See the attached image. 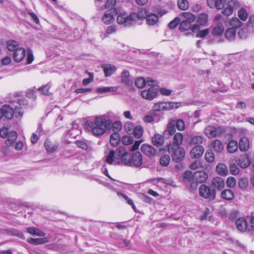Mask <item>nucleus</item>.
I'll return each instance as SVG.
<instances>
[{
	"label": "nucleus",
	"mask_w": 254,
	"mask_h": 254,
	"mask_svg": "<svg viewBox=\"0 0 254 254\" xmlns=\"http://www.w3.org/2000/svg\"><path fill=\"white\" fill-rule=\"evenodd\" d=\"M112 121L110 119L106 120L103 116H96L93 121L86 122V128L96 136L103 135L106 129H110Z\"/></svg>",
	"instance_id": "1"
},
{
	"label": "nucleus",
	"mask_w": 254,
	"mask_h": 254,
	"mask_svg": "<svg viewBox=\"0 0 254 254\" xmlns=\"http://www.w3.org/2000/svg\"><path fill=\"white\" fill-rule=\"evenodd\" d=\"M118 153L122 156L121 162L123 165L136 168L142 165V155L138 151L128 153L124 146H119Z\"/></svg>",
	"instance_id": "2"
},
{
	"label": "nucleus",
	"mask_w": 254,
	"mask_h": 254,
	"mask_svg": "<svg viewBox=\"0 0 254 254\" xmlns=\"http://www.w3.org/2000/svg\"><path fill=\"white\" fill-rule=\"evenodd\" d=\"M239 7V2L237 0H215V7L222 9V13L226 16L231 15L233 10Z\"/></svg>",
	"instance_id": "3"
},
{
	"label": "nucleus",
	"mask_w": 254,
	"mask_h": 254,
	"mask_svg": "<svg viewBox=\"0 0 254 254\" xmlns=\"http://www.w3.org/2000/svg\"><path fill=\"white\" fill-rule=\"evenodd\" d=\"M119 147H118L116 151L110 149L107 147L105 150L104 153L106 157V162L110 165H121L122 164L121 162L122 156L118 153Z\"/></svg>",
	"instance_id": "4"
},
{
	"label": "nucleus",
	"mask_w": 254,
	"mask_h": 254,
	"mask_svg": "<svg viewBox=\"0 0 254 254\" xmlns=\"http://www.w3.org/2000/svg\"><path fill=\"white\" fill-rule=\"evenodd\" d=\"M168 150L171 155L173 161L176 162H181L185 158V151L183 147L169 144Z\"/></svg>",
	"instance_id": "5"
},
{
	"label": "nucleus",
	"mask_w": 254,
	"mask_h": 254,
	"mask_svg": "<svg viewBox=\"0 0 254 254\" xmlns=\"http://www.w3.org/2000/svg\"><path fill=\"white\" fill-rule=\"evenodd\" d=\"M117 22L120 25H123L125 27H129L135 23V14L130 13L129 15L126 12H119L117 14Z\"/></svg>",
	"instance_id": "6"
},
{
	"label": "nucleus",
	"mask_w": 254,
	"mask_h": 254,
	"mask_svg": "<svg viewBox=\"0 0 254 254\" xmlns=\"http://www.w3.org/2000/svg\"><path fill=\"white\" fill-rule=\"evenodd\" d=\"M200 195L210 200H214L216 197V190L205 185H201L199 188Z\"/></svg>",
	"instance_id": "7"
},
{
	"label": "nucleus",
	"mask_w": 254,
	"mask_h": 254,
	"mask_svg": "<svg viewBox=\"0 0 254 254\" xmlns=\"http://www.w3.org/2000/svg\"><path fill=\"white\" fill-rule=\"evenodd\" d=\"M208 179V176H183V180L189 182L191 187L197 186L199 183L205 182Z\"/></svg>",
	"instance_id": "8"
},
{
	"label": "nucleus",
	"mask_w": 254,
	"mask_h": 254,
	"mask_svg": "<svg viewBox=\"0 0 254 254\" xmlns=\"http://www.w3.org/2000/svg\"><path fill=\"white\" fill-rule=\"evenodd\" d=\"M118 13V10L117 8H111L107 9L104 13L102 18V21L105 24L108 25L113 22L114 21V15Z\"/></svg>",
	"instance_id": "9"
},
{
	"label": "nucleus",
	"mask_w": 254,
	"mask_h": 254,
	"mask_svg": "<svg viewBox=\"0 0 254 254\" xmlns=\"http://www.w3.org/2000/svg\"><path fill=\"white\" fill-rule=\"evenodd\" d=\"M158 90L154 86H151L148 90H144L141 91V95L142 98L148 100H152L157 96Z\"/></svg>",
	"instance_id": "10"
},
{
	"label": "nucleus",
	"mask_w": 254,
	"mask_h": 254,
	"mask_svg": "<svg viewBox=\"0 0 254 254\" xmlns=\"http://www.w3.org/2000/svg\"><path fill=\"white\" fill-rule=\"evenodd\" d=\"M174 104L172 102H160L154 105L153 109L154 111L170 110L174 108Z\"/></svg>",
	"instance_id": "11"
},
{
	"label": "nucleus",
	"mask_w": 254,
	"mask_h": 254,
	"mask_svg": "<svg viewBox=\"0 0 254 254\" xmlns=\"http://www.w3.org/2000/svg\"><path fill=\"white\" fill-rule=\"evenodd\" d=\"M141 151L150 158L154 156L156 153V150L152 146L147 144L141 145Z\"/></svg>",
	"instance_id": "12"
},
{
	"label": "nucleus",
	"mask_w": 254,
	"mask_h": 254,
	"mask_svg": "<svg viewBox=\"0 0 254 254\" xmlns=\"http://www.w3.org/2000/svg\"><path fill=\"white\" fill-rule=\"evenodd\" d=\"M121 81L126 86H130L133 84V79L130 75L129 72L127 70H124L121 74Z\"/></svg>",
	"instance_id": "13"
},
{
	"label": "nucleus",
	"mask_w": 254,
	"mask_h": 254,
	"mask_svg": "<svg viewBox=\"0 0 254 254\" xmlns=\"http://www.w3.org/2000/svg\"><path fill=\"white\" fill-rule=\"evenodd\" d=\"M225 184L224 180L220 177H216L212 179V185L214 190H222L225 187Z\"/></svg>",
	"instance_id": "14"
},
{
	"label": "nucleus",
	"mask_w": 254,
	"mask_h": 254,
	"mask_svg": "<svg viewBox=\"0 0 254 254\" xmlns=\"http://www.w3.org/2000/svg\"><path fill=\"white\" fill-rule=\"evenodd\" d=\"M26 51L23 48L15 50L13 55V58L16 62H20L25 57Z\"/></svg>",
	"instance_id": "15"
},
{
	"label": "nucleus",
	"mask_w": 254,
	"mask_h": 254,
	"mask_svg": "<svg viewBox=\"0 0 254 254\" xmlns=\"http://www.w3.org/2000/svg\"><path fill=\"white\" fill-rule=\"evenodd\" d=\"M204 152V148L201 145H196L190 152L192 158H198L201 156Z\"/></svg>",
	"instance_id": "16"
},
{
	"label": "nucleus",
	"mask_w": 254,
	"mask_h": 254,
	"mask_svg": "<svg viewBox=\"0 0 254 254\" xmlns=\"http://www.w3.org/2000/svg\"><path fill=\"white\" fill-rule=\"evenodd\" d=\"M105 75L106 77H108L112 75L117 70L116 67L113 64H103L101 65Z\"/></svg>",
	"instance_id": "17"
},
{
	"label": "nucleus",
	"mask_w": 254,
	"mask_h": 254,
	"mask_svg": "<svg viewBox=\"0 0 254 254\" xmlns=\"http://www.w3.org/2000/svg\"><path fill=\"white\" fill-rule=\"evenodd\" d=\"M237 164L241 169L248 167L251 164V159L248 155H245L243 157L237 161Z\"/></svg>",
	"instance_id": "18"
},
{
	"label": "nucleus",
	"mask_w": 254,
	"mask_h": 254,
	"mask_svg": "<svg viewBox=\"0 0 254 254\" xmlns=\"http://www.w3.org/2000/svg\"><path fill=\"white\" fill-rule=\"evenodd\" d=\"M17 133L15 131H10L7 136V138L5 141L6 146L9 147L12 146L17 138Z\"/></svg>",
	"instance_id": "19"
},
{
	"label": "nucleus",
	"mask_w": 254,
	"mask_h": 254,
	"mask_svg": "<svg viewBox=\"0 0 254 254\" xmlns=\"http://www.w3.org/2000/svg\"><path fill=\"white\" fill-rule=\"evenodd\" d=\"M235 223L237 229L240 231L244 232L248 228L247 221L244 217H241L237 219Z\"/></svg>",
	"instance_id": "20"
},
{
	"label": "nucleus",
	"mask_w": 254,
	"mask_h": 254,
	"mask_svg": "<svg viewBox=\"0 0 254 254\" xmlns=\"http://www.w3.org/2000/svg\"><path fill=\"white\" fill-rule=\"evenodd\" d=\"M152 142L153 144L157 147H159L164 144V136L159 134L155 133L152 137Z\"/></svg>",
	"instance_id": "21"
},
{
	"label": "nucleus",
	"mask_w": 254,
	"mask_h": 254,
	"mask_svg": "<svg viewBox=\"0 0 254 254\" xmlns=\"http://www.w3.org/2000/svg\"><path fill=\"white\" fill-rule=\"evenodd\" d=\"M4 117L8 120L11 119L14 115V111L12 108L8 105H4L2 107Z\"/></svg>",
	"instance_id": "22"
},
{
	"label": "nucleus",
	"mask_w": 254,
	"mask_h": 254,
	"mask_svg": "<svg viewBox=\"0 0 254 254\" xmlns=\"http://www.w3.org/2000/svg\"><path fill=\"white\" fill-rule=\"evenodd\" d=\"M250 146L249 140L246 136L242 137L239 143V147L240 150L242 152H245L248 150Z\"/></svg>",
	"instance_id": "23"
},
{
	"label": "nucleus",
	"mask_w": 254,
	"mask_h": 254,
	"mask_svg": "<svg viewBox=\"0 0 254 254\" xmlns=\"http://www.w3.org/2000/svg\"><path fill=\"white\" fill-rule=\"evenodd\" d=\"M221 196L226 200H232L234 198V193L233 190L230 189H225L222 192Z\"/></svg>",
	"instance_id": "24"
},
{
	"label": "nucleus",
	"mask_w": 254,
	"mask_h": 254,
	"mask_svg": "<svg viewBox=\"0 0 254 254\" xmlns=\"http://www.w3.org/2000/svg\"><path fill=\"white\" fill-rule=\"evenodd\" d=\"M148 12L146 9L143 8H140L138 13L131 12L132 14H134L135 16L134 17V22H135L137 19L141 20L146 18L148 15Z\"/></svg>",
	"instance_id": "25"
},
{
	"label": "nucleus",
	"mask_w": 254,
	"mask_h": 254,
	"mask_svg": "<svg viewBox=\"0 0 254 254\" xmlns=\"http://www.w3.org/2000/svg\"><path fill=\"white\" fill-rule=\"evenodd\" d=\"M236 34V30L234 28H228L225 33V38L230 41L234 40Z\"/></svg>",
	"instance_id": "26"
},
{
	"label": "nucleus",
	"mask_w": 254,
	"mask_h": 254,
	"mask_svg": "<svg viewBox=\"0 0 254 254\" xmlns=\"http://www.w3.org/2000/svg\"><path fill=\"white\" fill-rule=\"evenodd\" d=\"M212 147L214 150L218 153H221L224 150V146L220 140L215 139L212 142Z\"/></svg>",
	"instance_id": "27"
},
{
	"label": "nucleus",
	"mask_w": 254,
	"mask_h": 254,
	"mask_svg": "<svg viewBox=\"0 0 254 254\" xmlns=\"http://www.w3.org/2000/svg\"><path fill=\"white\" fill-rule=\"evenodd\" d=\"M238 148V142L234 140L229 141L227 146V151L231 153L235 152L237 150Z\"/></svg>",
	"instance_id": "28"
},
{
	"label": "nucleus",
	"mask_w": 254,
	"mask_h": 254,
	"mask_svg": "<svg viewBox=\"0 0 254 254\" xmlns=\"http://www.w3.org/2000/svg\"><path fill=\"white\" fill-rule=\"evenodd\" d=\"M216 171L218 175H227L228 173L227 167L223 163H218L217 165Z\"/></svg>",
	"instance_id": "29"
},
{
	"label": "nucleus",
	"mask_w": 254,
	"mask_h": 254,
	"mask_svg": "<svg viewBox=\"0 0 254 254\" xmlns=\"http://www.w3.org/2000/svg\"><path fill=\"white\" fill-rule=\"evenodd\" d=\"M183 139V135L182 133L180 132H177L175 134L173 137V144H171L173 145L180 146L182 143Z\"/></svg>",
	"instance_id": "30"
},
{
	"label": "nucleus",
	"mask_w": 254,
	"mask_h": 254,
	"mask_svg": "<svg viewBox=\"0 0 254 254\" xmlns=\"http://www.w3.org/2000/svg\"><path fill=\"white\" fill-rule=\"evenodd\" d=\"M224 31V27L222 24L219 23L213 28L212 34L214 36H219L222 35Z\"/></svg>",
	"instance_id": "31"
},
{
	"label": "nucleus",
	"mask_w": 254,
	"mask_h": 254,
	"mask_svg": "<svg viewBox=\"0 0 254 254\" xmlns=\"http://www.w3.org/2000/svg\"><path fill=\"white\" fill-rule=\"evenodd\" d=\"M120 136L117 132L112 133L110 136V142L112 146H116L120 142Z\"/></svg>",
	"instance_id": "32"
},
{
	"label": "nucleus",
	"mask_w": 254,
	"mask_h": 254,
	"mask_svg": "<svg viewBox=\"0 0 254 254\" xmlns=\"http://www.w3.org/2000/svg\"><path fill=\"white\" fill-rule=\"evenodd\" d=\"M146 20L147 24L154 25L158 22V17L155 14L151 13L146 17Z\"/></svg>",
	"instance_id": "33"
},
{
	"label": "nucleus",
	"mask_w": 254,
	"mask_h": 254,
	"mask_svg": "<svg viewBox=\"0 0 254 254\" xmlns=\"http://www.w3.org/2000/svg\"><path fill=\"white\" fill-rule=\"evenodd\" d=\"M176 132V127L174 121H171L167 125L166 129L164 132V135L166 134L168 135L174 134Z\"/></svg>",
	"instance_id": "34"
},
{
	"label": "nucleus",
	"mask_w": 254,
	"mask_h": 254,
	"mask_svg": "<svg viewBox=\"0 0 254 254\" xmlns=\"http://www.w3.org/2000/svg\"><path fill=\"white\" fill-rule=\"evenodd\" d=\"M249 28L247 27L242 28L238 32V35L241 39H245L249 37L250 34Z\"/></svg>",
	"instance_id": "35"
},
{
	"label": "nucleus",
	"mask_w": 254,
	"mask_h": 254,
	"mask_svg": "<svg viewBox=\"0 0 254 254\" xmlns=\"http://www.w3.org/2000/svg\"><path fill=\"white\" fill-rule=\"evenodd\" d=\"M215 127L212 126H208L204 129V133L208 138H213L216 137L215 133Z\"/></svg>",
	"instance_id": "36"
},
{
	"label": "nucleus",
	"mask_w": 254,
	"mask_h": 254,
	"mask_svg": "<svg viewBox=\"0 0 254 254\" xmlns=\"http://www.w3.org/2000/svg\"><path fill=\"white\" fill-rule=\"evenodd\" d=\"M208 20V15L205 13H202L199 14L197 19V22L200 25H205Z\"/></svg>",
	"instance_id": "37"
},
{
	"label": "nucleus",
	"mask_w": 254,
	"mask_h": 254,
	"mask_svg": "<svg viewBox=\"0 0 254 254\" xmlns=\"http://www.w3.org/2000/svg\"><path fill=\"white\" fill-rule=\"evenodd\" d=\"M7 48L8 50L10 51H15L17 49H19L18 44L17 42L14 40H10L7 42Z\"/></svg>",
	"instance_id": "38"
},
{
	"label": "nucleus",
	"mask_w": 254,
	"mask_h": 254,
	"mask_svg": "<svg viewBox=\"0 0 254 254\" xmlns=\"http://www.w3.org/2000/svg\"><path fill=\"white\" fill-rule=\"evenodd\" d=\"M203 141V138L201 136H195L192 137L190 140L189 144L190 145H200Z\"/></svg>",
	"instance_id": "39"
},
{
	"label": "nucleus",
	"mask_w": 254,
	"mask_h": 254,
	"mask_svg": "<svg viewBox=\"0 0 254 254\" xmlns=\"http://www.w3.org/2000/svg\"><path fill=\"white\" fill-rule=\"evenodd\" d=\"M144 130L142 127L140 126H136L132 133H133L134 136L136 138H140L143 133Z\"/></svg>",
	"instance_id": "40"
},
{
	"label": "nucleus",
	"mask_w": 254,
	"mask_h": 254,
	"mask_svg": "<svg viewBox=\"0 0 254 254\" xmlns=\"http://www.w3.org/2000/svg\"><path fill=\"white\" fill-rule=\"evenodd\" d=\"M191 22L188 21L183 20L180 21L179 25V29L181 31H185L190 29L191 27Z\"/></svg>",
	"instance_id": "41"
},
{
	"label": "nucleus",
	"mask_w": 254,
	"mask_h": 254,
	"mask_svg": "<svg viewBox=\"0 0 254 254\" xmlns=\"http://www.w3.org/2000/svg\"><path fill=\"white\" fill-rule=\"evenodd\" d=\"M27 232L32 235H35L39 236H43L45 234L39 229L35 227H29L27 228Z\"/></svg>",
	"instance_id": "42"
},
{
	"label": "nucleus",
	"mask_w": 254,
	"mask_h": 254,
	"mask_svg": "<svg viewBox=\"0 0 254 254\" xmlns=\"http://www.w3.org/2000/svg\"><path fill=\"white\" fill-rule=\"evenodd\" d=\"M230 24L236 29L242 25V22L237 17L233 18L230 22Z\"/></svg>",
	"instance_id": "43"
},
{
	"label": "nucleus",
	"mask_w": 254,
	"mask_h": 254,
	"mask_svg": "<svg viewBox=\"0 0 254 254\" xmlns=\"http://www.w3.org/2000/svg\"><path fill=\"white\" fill-rule=\"evenodd\" d=\"M178 6L181 10H186L189 6V2L187 0H178Z\"/></svg>",
	"instance_id": "44"
},
{
	"label": "nucleus",
	"mask_w": 254,
	"mask_h": 254,
	"mask_svg": "<svg viewBox=\"0 0 254 254\" xmlns=\"http://www.w3.org/2000/svg\"><path fill=\"white\" fill-rule=\"evenodd\" d=\"M135 86L138 88H143L146 84V80L143 77H138L134 81Z\"/></svg>",
	"instance_id": "45"
},
{
	"label": "nucleus",
	"mask_w": 254,
	"mask_h": 254,
	"mask_svg": "<svg viewBox=\"0 0 254 254\" xmlns=\"http://www.w3.org/2000/svg\"><path fill=\"white\" fill-rule=\"evenodd\" d=\"M172 121H174L176 127L179 130H183L185 129V123L183 120L179 119L177 121L172 120Z\"/></svg>",
	"instance_id": "46"
},
{
	"label": "nucleus",
	"mask_w": 254,
	"mask_h": 254,
	"mask_svg": "<svg viewBox=\"0 0 254 254\" xmlns=\"http://www.w3.org/2000/svg\"><path fill=\"white\" fill-rule=\"evenodd\" d=\"M205 160L208 162H212L214 161V155L212 150H208L205 155Z\"/></svg>",
	"instance_id": "47"
},
{
	"label": "nucleus",
	"mask_w": 254,
	"mask_h": 254,
	"mask_svg": "<svg viewBox=\"0 0 254 254\" xmlns=\"http://www.w3.org/2000/svg\"><path fill=\"white\" fill-rule=\"evenodd\" d=\"M247 27L249 28L250 33H254V15H251L249 17Z\"/></svg>",
	"instance_id": "48"
},
{
	"label": "nucleus",
	"mask_w": 254,
	"mask_h": 254,
	"mask_svg": "<svg viewBox=\"0 0 254 254\" xmlns=\"http://www.w3.org/2000/svg\"><path fill=\"white\" fill-rule=\"evenodd\" d=\"M134 139L131 136L125 135L122 139V142L126 145L132 144L133 142Z\"/></svg>",
	"instance_id": "49"
},
{
	"label": "nucleus",
	"mask_w": 254,
	"mask_h": 254,
	"mask_svg": "<svg viewBox=\"0 0 254 254\" xmlns=\"http://www.w3.org/2000/svg\"><path fill=\"white\" fill-rule=\"evenodd\" d=\"M239 167L237 164L233 163L231 165L230 167V171L232 175H238L241 173Z\"/></svg>",
	"instance_id": "50"
},
{
	"label": "nucleus",
	"mask_w": 254,
	"mask_h": 254,
	"mask_svg": "<svg viewBox=\"0 0 254 254\" xmlns=\"http://www.w3.org/2000/svg\"><path fill=\"white\" fill-rule=\"evenodd\" d=\"M46 238H30L28 240V242L32 244L37 245L44 244L46 242Z\"/></svg>",
	"instance_id": "51"
},
{
	"label": "nucleus",
	"mask_w": 254,
	"mask_h": 254,
	"mask_svg": "<svg viewBox=\"0 0 254 254\" xmlns=\"http://www.w3.org/2000/svg\"><path fill=\"white\" fill-rule=\"evenodd\" d=\"M238 15L239 18L242 21H246L248 16V13L246 10L243 8L239 10Z\"/></svg>",
	"instance_id": "52"
},
{
	"label": "nucleus",
	"mask_w": 254,
	"mask_h": 254,
	"mask_svg": "<svg viewBox=\"0 0 254 254\" xmlns=\"http://www.w3.org/2000/svg\"><path fill=\"white\" fill-rule=\"evenodd\" d=\"M182 15L186 19L184 20V21H188L191 23L195 19L194 15L190 12H183Z\"/></svg>",
	"instance_id": "53"
},
{
	"label": "nucleus",
	"mask_w": 254,
	"mask_h": 254,
	"mask_svg": "<svg viewBox=\"0 0 254 254\" xmlns=\"http://www.w3.org/2000/svg\"><path fill=\"white\" fill-rule=\"evenodd\" d=\"M180 21L181 19L178 17H176L168 24V27L171 29H173L180 24Z\"/></svg>",
	"instance_id": "54"
},
{
	"label": "nucleus",
	"mask_w": 254,
	"mask_h": 254,
	"mask_svg": "<svg viewBox=\"0 0 254 254\" xmlns=\"http://www.w3.org/2000/svg\"><path fill=\"white\" fill-rule=\"evenodd\" d=\"M170 161V157L168 155H164L160 159V163L161 165L167 166L169 165Z\"/></svg>",
	"instance_id": "55"
},
{
	"label": "nucleus",
	"mask_w": 254,
	"mask_h": 254,
	"mask_svg": "<svg viewBox=\"0 0 254 254\" xmlns=\"http://www.w3.org/2000/svg\"><path fill=\"white\" fill-rule=\"evenodd\" d=\"M118 195L119 196H122L127 202V203L130 205L132 208V209L135 211V205L134 204V203L133 202V201L130 199L126 195L124 194H123L122 193H120V192H118Z\"/></svg>",
	"instance_id": "56"
},
{
	"label": "nucleus",
	"mask_w": 254,
	"mask_h": 254,
	"mask_svg": "<svg viewBox=\"0 0 254 254\" xmlns=\"http://www.w3.org/2000/svg\"><path fill=\"white\" fill-rule=\"evenodd\" d=\"M125 128L128 134H131L135 128L134 125L132 123L127 122L125 125Z\"/></svg>",
	"instance_id": "57"
},
{
	"label": "nucleus",
	"mask_w": 254,
	"mask_h": 254,
	"mask_svg": "<svg viewBox=\"0 0 254 254\" xmlns=\"http://www.w3.org/2000/svg\"><path fill=\"white\" fill-rule=\"evenodd\" d=\"M226 132V129L224 127L220 126L215 127V133L216 137L222 136Z\"/></svg>",
	"instance_id": "58"
},
{
	"label": "nucleus",
	"mask_w": 254,
	"mask_h": 254,
	"mask_svg": "<svg viewBox=\"0 0 254 254\" xmlns=\"http://www.w3.org/2000/svg\"><path fill=\"white\" fill-rule=\"evenodd\" d=\"M209 30L208 29H205L202 30H198L195 37L197 38H204L206 37L209 33Z\"/></svg>",
	"instance_id": "59"
},
{
	"label": "nucleus",
	"mask_w": 254,
	"mask_h": 254,
	"mask_svg": "<svg viewBox=\"0 0 254 254\" xmlns=\"http://www.w3.org/2000/svg\"><path fill=\"white\" fill-rule=\"evenodd\" d=\"M236 184L235 179L233 177H229L226 182V184L229 188H233L235 186Z\"/></svg>",
	"instance_id": "60"
},
{
	"label": "nucleus",
	"mask_w": 254,
	"mask_h": 254,
	"mask_svg": "<svg viewBox=\"0 0 254 254\" xmlns=\"http://www.w3.org/2000/svg\"><path fill=\"white\" fill-rule=\"evenodd\" d=\"M116 3V0H107L105 3V8L107 9L115 8V6Z\"/></svg>",
	"instance_id": "61"
},
{
	"label": "nucleus",
	"mask_w": 254,
	"mask_h": 254,
	"mask_svg": "<svg viewBox=\"0 0 254 254\" xmlns=\"http://www.w3.org/2000/svg\"><path fill=\"white\" fill-rule=\"evenodd\" d=\"M140 198L145 202L151 204L152 202V198L148 195L142 193L140 195Z\"/></svg>",
	"instance_id": "62"
},
{
	"label": "nucleus",
	"mask_w": 254,
	"mask_h": 254,
	"mask_svg": "<svg viewBox=\"0 0 254 254\" xmlns=\"http://www.w3.org/2000/svg\"><path fill=\"white\" fill-rule=\"evenodd\" d=\"M26 96L29 98L35 100L36 99L35 92L33 89H29L27 91L26 93Z\"/></svg>",
	"instance_id": "63"
},
{
	"label": "nucleus",
	"mask_w": 254,
	"mask_h": 254,
	"mask_svg": "<svg viewBox=\"0 0 254 254\" xmlns=\"http://www.w3.org/2000/svg\"><path fill=\"white\" fill-rule=\"evenodd\" d=\"M159 91L162 95L166 96H170L172 93V90L165 88H161Z\"/></svg>",
	"instance_id": "64"
}]
</instances>
